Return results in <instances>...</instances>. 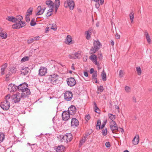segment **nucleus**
Masks as SVG:
<instances>
[{
  "label": "nucleus",
  "mask_w": 152,
  "mask_h": 152,
  "mask_svg": "<svg viewBox=\"0 0 152 152\" xmlns=\"http://www.w3.org/2000/svg\"><path fill=\"white\" fill-rule=\"evenodd\" d=\"M10 96V94H7L5 96V100L1 102L0 104L1 107L4 110H8L10 108V101H11Z\"/></svg>",
  "instance_id": "obj_1"
},
{
  "label": "nucleus",
  "mask_w": 152,
  "mask_h": 152,
  "mask_svg": "<svg viewBox=\"0 0 152 152\" xmlns=\"http://www.w3.org/2000/svg\"><path fill=\"white\" fill-rule=\"evenodd\" d=\"M61 78L56 74L50 75L48 77V80L53 85H56L59 83Z\"/></svg>",
  "instance_id": "obj_2"
},
{
  "label": "nucleus",
  "mask_w": 152,
  "mask_h": 152,
  "mask_svg": "<svg viewBox=\"0 0 152 152\" xmlns=\"http://www.w3.org/2000/svg\"><path fill=\"white\" fill-rule=\"evenodd\" d=\"M94 46L92 47L89 52L90 54L95 53L98 50L100 49L101 46H102L99 40L94 41L93 42Z\"/></svg>",
  "instance_id": "obj_3"
},
{
  "label": "nucleus",
  "mask_w": 152,
  "mask_h": 152,
  "mask_svg": "<svg viewBox=\"0 0 152 152\" xmlns=\"http://www.w3.org/2000/svg\"><path fill=\"white\" fill-rule=\"evenodd\" d=\"M8 89L10 92L16 91H18L19 86H17L13 84H10L8 86Z\"/></svg>",
  "instance_id": "obj_4"
},
{
  "label": "nucleus",
  "mask_w": 152,
  "mask_h": 152,
  "mask_svg": "<svg viewBox=\"0 0 152 152\" xmlns=\"http://www.w3.org/2000/svg\"><path fill=\"white\" fill-rule=\"evenodd\" d=\"M73 94L72 92L70 91H66L64 94V99L66 101H69L71 100Z\"/></svg>",
  "instance_id": "obj_5"
},
{
  "label": "nucleus",
  "mask_w": 152,
  "mask_h": 152,
  "mask_svg": "<svg viewBox=\"0 0 152 152\" xmlns=\"http://www.w3.org/2000/svg\"><path fill=\"white\" fill-rule=\"evenodd\" d=\"M66 82L68 86L70 87L73 86L76 84L75 79L72 77L67 78Z\"/></svg>",
  "instance_id": "obj_6"
},
{
  "label": "nucleus",
  "mask_w": 152,
  "mask_h": 152,
  "mask_svg": "<svg viewBox=\"0 0 152 152\" xmlns=\"http://www.w3.org/2000/svg\"><path fill=\"white\" fill-rule=\"evenodd\" d=\"M77 110L75 107L73 105H71L68 108V111L71 115H75L76 113Z\"/></svg>",
  "instance_id": "obj_7"
},
{
  "label": "nucleus",
  "mask_w": 152,
  "mask_h": 152,
  "mask_svg": "<svg viewBox=\"0 0 152 152\" xmlns=\"http://www.w3.org/2000/svg\"><path fill=\"white\" fill-rule=\"evenodd\" d=\"M70 115L66 110L63 111L61 115L62 120L65 121L68 120L70 118Z\"/></svg>",
  "instance_id": "obj_8"
},
{
  "label": "nucleus",
  "mask_w": 152,
  "mask_h": 152,
  "mask_svg": "<svg viewBox=\"0 0 152 152\" xmlns=\"http://www.w3.org/2000/svg\"><path fill=\"white\" fill-rule=\"evenodd\" d=\"M21 93V98H26L28 96L31 94L30 89L24 90V91H20Z\"/></svg>",
  "instance_id": "obj_9"
},
{
  "label": "nucleus",
  "mask_w": 152,
  "mask_h": 152,
  "mask_svg": "<svg viewBox=\"0 0 152 152\" xmlns=\"http://www.w3.org/2000/svg\"><path fill=\"white\" fill-rule=\"evenodd\" d=\"M89 58L96 65L98 66L99 65V63H98L97 61V57L96 55L92 54V55L89 56Z\"/></svg>",
  "instance_id": "obj_10"
},
{
  "label": "nucleus",
  "mask_w": 152,
  "mask_h": 152,
  "mask_svg": "<svg viewBox=\"0 0 152 152\" xmlns=\"http://www.w3.org/2000/svg\"><path fill=\"white\" fill-rule=\"evenodd\" d=\"M47 69L44 67L41 66L39 70L38 74L41 76H44L47 73Z\"/></svg>",
  "instance_id": "obj_11"
},
{
  "label": "nucleus",
  "mask_w": 152,
  "mask_h": 152,
  "mask_svg": "<svg viewBox=\"0 0 152 152\" xmlns=\"http://www.w3.org/2000/svg\"><path fill=\"white\" fill-rule=\"evenodd\" d=\"M28 87V85L26 83L24 82L20 84V91L29 89Z\"/></svg>",
  "instance_id": "obj_12"
},
{
  "label": "nucleus",
  "mask_w": 152,
  "mask_h": 152,
  "mask_svg": "<svg viewBox=\"0 0 152 152\" xmlns=\"http://www.w3.org/2000/svg\"><path fill=\"white\" fill-rule=\"evenodd\" d=\"M12 100L15 103H16L19 102V93L17 92L12 96Z\"/></svg>",
  "instance_id": "obj_13"
},
{
  "label": "nucleus",
  "mask_w": 152,
  "mask_h": 152,
  "mask_svg": "<svg viewBox=\"0 0 152 152\" xmlns=\"http://www.w3.org/2000/svg\"><path fill=\"white\" fill-rule=\"evenodd\" d=\"M71 124L72 126H77L79 124V122L76 118H72L71 122Z\"/></svg>",
  "instance_id": "obj_14"
},
{
  "label": "nucleus",
  "mask_w": 152,
  "mask_h": 152,
  "mask_svg": "<svg viewBox=\"0 0 152 152\" xmlns=\"http://www.w3.org/2000/svg\"><path fill=\"white\" fill-rule=\"evenodd\" d=\"M29 70L28 67H25L24 68L22 69L20 72V74L23 75H27L29 72Z\"/></svg>",
  "instance_id": "obj_15"
},
{
  "label": "nucleus",
  "mask_w": 152,
  "mask_h": 152,
  "mask_svg": "<svg viewBox=\"0 0 152 152\" xmlns=\"http://www.w3.org/2000/svg\"><path fill=\"white\" fill-rule=\"evenodd\" d=\"M110 129L113 133H116V132L118 131V127L117 126H113L112 125H110Z\"/></svg>",
  "instance_id": "obj_16"
},
{
  "label": "nucleus",
  "mask_w": 152,
  "mask_h": 152,
  "mask_svg": "<svg viewBox=\"0 0 152 152\" xmlns=\"http://www.w3.org/2000/svg\"><path fill=\"white\" fill-rule=\"evenodd\" d=\"M65 42L66 44L69 45L73 43V42H72V38L71 36L69 35H67Z\"/></svg>",
  "instance_id": "obj_17"
},
{
  "label": "nucleus",
  "mask_w": 152,
  "mask_h": 152,
  "mask_svg": "<svg viewBox=\"0 0 152 152\" xmlns=\"http://www.w3.org/2000/svg\"><path fill=\"white\" fill-rule=\"evenodd\" d=\"M65 149V147L63 145H58L56 149V152H62Z\"/></svg>",
  "instance_id": "obj_18"
},
{
  "label": "nucleus",
  "mask_w": 152,
  "mask_h": 152,
  "mask_svg": "<svg viewBox=\"0 0 152 152\" xmlns=\"http://www.w3.org/2000/svg\"><path fill=\"white\" fill-rule=\"evenodd\" d=\"M67 1H68V2H69V3L68 4V7L69 8L70 10H73L75 6V4L73 1L72 0H67Z\"/></svg>",
  "instance_id": "obj_19"
},
{
  "label": "nucleus",
  "mask_w": 152,
  "mask_h": 152,
  "mask_svg": "<svg viewBox=\"0 0 152 152\" xmlns=\"http://www.w3.org/2000/svg\"><path fill=\"white\" fill-rule=\"evenodd\" d=\"M65 136L66 137L67 142H70L72 139V134L71 133H67L65 134Z\"/></svg>",
  "instance_id": "obj_20"
},
{
  "label": "nucleus",
  "mask_w": 152,
  "mask_h": 152,
  "mask_svg": "<svg viewBox=\"0 0 152 152\" xmlns=\"http://www.w3.org/2000/svg\"><path fill=\"white\" fill-rule=\"evenodd\" d=\"M42 10V8L41 6H39L37 8L38 12L36 14V15H38L42 14L44 12V10Z\"/></svg>",
  "instance_id": "obj_21"
},
{
  "label": "nucleus",
  "mask_w": 152,
  "mask_h": 152,
  "mask_svg": "<svg viewBox=\"0 0 152 152\" xmlns=\"http://www.w3.org/2000/svg\"><path fill=\"white\" fill-rule=\"evenodd\" d=\"M6 19L13 22H16L18 21V19L14 17H8L6 18Z\"/></svg>",
  "instance_id": "obj_22"
},
{
  "label": "nucleus",
  "mask_w": 152,
  "mask_h": 152,
  "mask_svg": "<svg viewBox=\"0 0 152 152\" xmlns=\"http://www.w3.org/2000/svg\"><path fill=\"white\" fill-rule=\"evenodd\" d=\"M7 63H5L4 65H3L1 66V74L2 75H4V71L7 68Z\"/></svg>",
  "instance_id": "obj_23"
},
{
  "label": "nucleus",
  "mask_w": 152,
  "mask_h": 152,
  "mask_svg": "<svg viewBox=\"0 0 152 152\" xmlns=\"http://www.w3.org/2000/svg\"><path fill=\"white\" fill-rule=\"evenodd\" d=\"M145 35L146 36V38L148 42L149 43H150L151 42V40L150 39V37L147 31H145Z\"/></svg>",
  "instance_id": "obj_24"
},
{
  "label": "nucleus",
  "mask_w": 152,
  "mask_h": 152,
  "mask_svg": "<svg viewBox=\"0 0 152 152\" xmlns=\"http://www.w3.org/2000/svg\"><path fill=\"white\" fill-rule=\"evenodd\" d=\"M137 137V138L136 139V141H135V140L136 138V136H135L132 140L133 143L134 145H137L139 142V136L138 135H136Z\"/></svg>",
  "instance_id": "obj_25"
},
{
  "label": "nucleus",
  "mask_w": 152,
  "mask_h": 152,
  "mask_svg": "<svg viewBox=\"0 0 152 152\" xmlns=\"http://www.w3.org/2000/svg\"><path fill=\"white\" fill-rule=\"evenodd\" d=\"M101 75L102 77V79L104 81H105L107 80L106 74L105 72L104 69H103Z\"/></svg>",
  "instance_id": "obj_26"
},
{
  "label": "nucleus",
  "mask_w": 152,
  "mask_h": 152,
  "mask_svg": "<svg viewBox=\"0 0 152 152\" xmlns=\"http://www.w3.org/2000/svg\"><path fill=\"white\" fill-rule=\"evenodd\" d=\"M60 137L61 138V141L62 142H65L67 143V140H66V137L65 136V134L64 135H60Z\"/></svg>",
  "instance_id": "obj_27"
},
{
  "label": "nucleus",
  "mask_w": 152,
  "mask_h": 152,
  "mask_svg": "<svg viewBox=\"0 0 152 152\" xmlns=\"http://www.w3.org/2000/svg\"><path fill=\"white\" fill-rule=\"evenodd\" d=\"M53 9H50L48 10V12L46 14V16L47 17L50 16L53 14Z\"/></svg>",
  "instance_id": "obj_28"
},
{
  "label": "nucleus",
  "mask_w": 152,
  "mask_h": 152,
  "mask_svg": "<svg viewBox=\"0 0 152 152\" xmlns=\"http://www.w3.org/2000/svg\"><path fill=\"white\" fill-rule=\"evenodd\" d=\"M86 137H84L82 140H81L80 141V143L79 144V147H81L83 144L84 143L86 140Z\"/></svg>",
  "instance_id": "obj_29"
},
{
  "label": "nucleus",
  "mask_w": 152,
  "mask_h": 152,
  "mask_svg": "<svg viewBox=\"0 0 152 152\" xmlns=\"http://www.w3.org/2000/svg\"><path fill=\"white\" fill-rule=\"evenodd\" d=\"M108 116L109 117L110 119L112 121H113L115 118V116L113 115V114L111 113H109L108 114Z\"/></svg>",
  "instance_id": "obj_30"
},
{
  "label": "nucleus",
  "mask_w": 152,
  "mask_h": 152,
  "mask_svg": "<svg viewBox=\"0 0 152 152\" xmlns=\"http://www.w3.org/2000/svg\"><path fill=\"white\" fill-rule=\"evenodd\" d=\"M0 36L2 39H6L7 37V34L6 33L1 32L0 33Z\"/></svg>",
  "instance_id": "obj_31"
},
{
  "label": "nucleus",
  "mask_w": 152,
  "mask_h": 152,
  "mask_svg": "<svg viewBox=\"0 0 152 152\" xmlns=\"http://www.w3.org/2000/svg\"><path fill=\"white\" fill-rule=\"evenodd\" d=\"M129 16L131 22L132 23L133 21V19L134 18V13H133V12H131L129 14Z\"/></svg>",
  "instance_id": "obj_32"
},
{
  "label": "nucleus",
  "mask_w": 152,
  "mask_h": 152,
  "mask_svg": "<svg viewBox=\"0 0 152 152\" xmlns=\"http://www.w3.org/2000/svg\"><path fill=\"white\" fill-rule=\"evenodd\" d=\"M26 24V23L25 21L20 20V28L25 26Z\"/></svg>",
  "instance_id": "obj_33"
},
{
  "label": "nucleus",
  "mask_w": 152,
  "mask_h": 152,
  "mask_svg": "<svg viewBox=\"0 0 152 152\" xmlns=\"http://www.w3.org/2000/svg\"><path fill=\"white\" fill-rule=\"evenodd\" d=\"M12 28L13 29H18L19 28V21L12 25Z\"/></svg>",
  "instance_id": "obj_34"
},
{
  "label": "nucleus",
  "mask_w": 152,
  "mask_h": 152,
  "mask_svg": "<svg viewBox=\"0 0 152 152\" xmlns=\"http://www.w3.org/2000/svg\"><path fill=\"white\" fill-rule=\"evenodd\" d=\"M101 126V121L100 119H99L97 120V123L96 125V129L98 130L99 128Z\"/></svg>",
  "instance_id": "obj_35"
},
{
  "label": "nucleus",
  "mask_w": 152,
  "mask_h": 152,
  "mask_svg": "<svg viewBox=\"0 0 152 152\" xmlns=\"http://www.w3.org/2000/svg\"><path fill=\"white\" fill-rule=\"evenodd\" d=\"M9 69L10 72L12 74L15 72L16 71V68L14 66H12Z\"/></svg>",
  "instance_id": "obj_36"
},
{
  "label": "nucleus",
  "mask_w": 152,
  "mask_h": 152,
  "mask_svg": "<svg viewBox=\"0 0 152 152\" xmlns=\"http://www.w3.org/2000/svg\"><path fill=\"white\" fill-rule=\"evenodd\" d=\"M12 74L10 72H8V73L6 75V81H9L10 80V77L11 76V75Z\"/></svg>",
  "instance_id": "obj_37"
},
{
  "label": "nucleus",
  "mask_w": 152,
  "mask_h": 152,
  "mask_svg": "<svg viewBox=\"0 0 152 152\" xmlns=\"http://www.w3.org/2000/svg\"><path fill=\"white\" fill-rule=\"evenodd\" d=\"M29 57L28 56H25L21 60V62H24L26 61H27L29 60Z\"/></svg>",
  "instance_id": "obj_38"
},
{
  "label": "nucleus",
  "mask_w": 152,
  "mask_h": 152,
  "mask_svg": "<svg viewBox=\"0 0 152 152\" xmlns=\"http://www.w3.org/2000/svg\"><path fill=\"white\" fill-rule=\"evenodd\" d=\"M107 122V120H105L102 123V124L101 126H100V127L99 128V129H103L105 125H106V123Z\"/></svg>",
  "instance_id": "obj_39"
},
{
  "label": "nucleus",
  "mask_w": 152,
  "mask_h": 152,
  "mask_svg": "<svg viewBox=\"0 0 152 152\" xmlns=\"http://www.w3.org/2000/svg\"><path fill=\"white\" fill-rule=\"evenodd\" d=\"M4 139V134L3 133H0V143L2 142Z\"/></svg>",
  "instance_id": "obj_40"
},
{
  "label": "nucleus",
  "mask_w": 152,
  "mask_h": 152,
  "mask_svg": "<svg viewBox=\"0 0 152 152\" xmlns=\"http://www.w3.org/2000/svg\"><path fill=\"white\" fill-rule=\"evenodd\" d=\"M37 24L35 22V19L33 18L31 20L30 22V25L33 26H35Z\"/></svg>",
  "instance_id": "obj_41"
},
{
  "label": "nucleus",
  "mask_w": 152,
  "mask_h": 152,
  "mask_svg": "<svg viewBox=\"0 0 152 152\" xmlns=\"http://www.w3.org/2000/svg\"><path fill=\"white\" fill-rule=\"evenodd\" d=\"M33 8L30 7L27 10V13L29 15H31L32 14Z\"/></svg>",
  "instance_id": "obj_42"
},
{
  "label": "nucleus",
  "mask_w": 152,
  "mask_h": 152,
  "mask_svg": "<svg viewBox=\"0 0 152 152\" xmlns=\"http://www.w3.org/2000/svg\"><path fill=\"white\" fill-rule=\"evenodd\" d=\"M136 70L137 72V74L139 75H140L141 73V70L140 67H136Z\"/></svg>",
  "instance_id": "obj_43"
},
{
  "label": "nucleus",
  "mask_w": 152,
  "mask_h": 152,
  "mask_svg": "<svg viewBox=\"0 0 152 152\" xmlns=\"http://www.w3.org/2000/svg\"><path fill=\"white\" fill-rule=\"evenodd\" d=\"M102 135L104 136H106L107 134V128H105L104 129H103L102 130Z\"/></svg>",
  "instance_id": "obj_44"
},
{
  "label": "nucleus",
  "mask_w": 152,
  "mask_h": 152,
  "mask_svg": "<svg viewBox=\"0 0 152 152\" xmlns=\"http://www.w3.org/2000/svg\"><path fill=\"white\" fill-rule=\"evenodd\" d=\"M55 6H57L59 7L60 5V1L59 0H56L55 1Z\"/></svg>",
  "instance_id": "obj_45"
},
{
  "label": "nucleus",
  "mask_w": 152,
  "mask_h": 152,
  "mask_svg": "<svg viewBox=\"0 0 152 152\" xmlns=\"http://www.w3.org/2000/svg\"><path fill=\"white\" fill-rule=\"evenodd\" d=\"M97 76V71H96L94 72V73L92 75V78L93 79H96V77Z\"/></svg>",
  "instance_id": "obj_46"
},
{
  "label": "nucleus",
  "mask_w": 152,
  "mask_h": 152,
  "mask_svg": "<svg viewBox=\"0 0 152 152\" xmlns=\"http://www.w3.org/2000/svg\"><path fill=\"white\" fill-rule=\"evenodd\" d=\"M98 90L100 92H102L104 90L103 86H100L98 88Z\"/></svg>",
  "instance_id": "obj_47"
},
{
  "label": "nucleus",
  "mask_w": 152,
  "mask_h": 152,
  "mask_svg": "<svg viewBox=\"0 0 152 152\" xmlns=\"http://www.w3.org/2000/svg\"><path fill=\"white\" fill-rule=\"evenodd\" d=\"M74 55L76 57L75 58V59L80 58V54L78 53V52H77L74 54Z\"/></svg>",
  "instance_id": "obj_48"
},
{
  "label": "nucleus",
  "mask_w": 152,
  "mask_h": 152,
  "mask_svg": "<svg viewBox=\"0 0 152 152\" xmlns=\"http://www.w3.org/2000/svg\"><path fill=\"white\" fill-rule=\"evenodd\" d=\"M26 22L28 23L30 21V19L29 17V15L28 14H27L26 15Z\"/></svg>",
  "instance_id": "obj_49"
},
{
  "label": "nucleus",
  "mask_w": 152,
  "mask_h": 152,
  "mask_svg": "<svg viewBox=\"0 0 152 152\" xmlns=\"http://www.w3.org/2000/svg\"><path fill=\"white\" fill-rule=\"evenodd\" d=\"M92 132L93 131H92V130L91 129L89 130L88 131H87L86 132V136H85V137H87V136H88V135H89L90 134H91L92 133Z\"/></svg>",
  "instance_id": "obj_50"
},
{
  "label": "nucleus",
  "mask_w": 152,
  "mask_h": 152,
  "mask_svg": "<svg viewBox=\"0 0 152 152\" xmlns=\"http://www.w3.org/2000/svg\"><path fill=\"white\" fill-rule=\"evenodd\" d=\"M69 2H68V1H65L64 2V6L66 8L68 7V4Z\"/></svg>",
  "instance_id": "obj_51"
},
{
  "label": "nucleus",
  "mask_w": 152,
  "mask_h": 152,
  "mask_svg": "<svg viewBox=\"0 0 152 152\" xmlns=\"http://www.w3.org/2000/svg\"><path fill=\"white\" fill-rule=\"evenodd\" d=\"M94 105L95 106L94 109H95V112H96V113H98V111H96V110H98L99 111V109L98 108V107H97V106L96 103L95 102H94Z\"/></svg>",
  "instance_id": "obj_52"
},
{
  "label": "nucleus",
  "mask_w": 152,
  "mask_h": 152,
  "mask_svg": "<svg viewBox=\"0 0 152 152\" xmlns=\"http://www.w3.org/2000/svg\"><path fill=\"white\" fill-rule=\"evenodd\" d=\"M119 75L120 77H123L124 75V72L122 70H120Z\"/></svg>",
  "instance_id": "obj_53"
},
{
  "label": "nucleus",
  "mask_w": 152,
  "mask_h": 152,
  "mask_svg": "<svg viewBox=\"0 0 152 152\" xmlns=\"http://www.w3.org/2000/svg\"><path fill=\"white\" fill-rule=\"evenodd\" d=\"M86 34V38L87 39H89L91 37V34H90L88 32H86L85 33Z\"/></svg>",
  "instance_id": "obj_54"
},
{
  "label": "nucleus",
  "mask_w": 152,
  "mask_h": 152,
  "mask_svg": "<svg viewBox=\"0 0 152 152\" xmlns=\"http://www.w3.org/2000/svg\"><path fill=\"white\" fill-rule=\"evenodd\" d=\"M130 89V88L127 86H126L125 87V90L127 92H129L130 91L129 90Z\"/></svg>",
  "instance_id": "obj_55"
},
{
  "label": "nucleus",
  "mask_w": 152,
  "mask_h": 152,
  "mask_svg": "<svg viewBox=\"0 0 152 152\" xmlns=\"http://www.w3.org/2000/svg\"><path fill=\"white\" fill-rule=\"evenodd\" d=\"M51 28L54 31H56L57 29V26L55 24L54 26L53 24L52 25Z\"/></svg>",
  "instance_id": "obj_56"
},
{
  "label": "nucleus",
  "mask_w": 152,
  "mask_h": 152,
  "mask_svg": "<svg viewBox=\"0 0 152 152\" xmlns=\"http://www.w3.org/2000/svg\"><path fill=\"white\" fill-rule=\"evenodd\" d=\"M51 3H53V1L50 0H48L46 1L45 2L46 4L47 5H48V6L49 5H50V4H51Z\"/></svg>",
  "instance_id": "obj_57"
},
{
  "label": "nucleus",
  "mask_w": 152,
  "mask_h": 152,
  "mask_svg": "<svg viewBox=\"0 0 152 152\" xmlns=\"http://www.w3.org/2000/svg\"><path fill=\"white\" fill-rule=\"evenodd\" d=\"M34 41V39L33 38H31L28 39L27 41V42L29 43H31L33 42Z\"/></svg>",
  "instance_id": "obj_58"
},
{
  "label": "nucleus",
  "mask_w": 152,
  "mask_h": 152,
  "mask_svg": "<svg viewBox=\"0 0 152 152\" xmlns=\"http://www.w3.org/2000/svg\"><path fill=\"white\" fill-rule=\"evenodd\" d=\"M105 145L107 148H109L111 146L109 142H106L105 143Z\"/></svg>",
  "instance_id": "obj_59"
},
{
  "label": "nucleus",
  "mask_w": 152,
  "mask_h": 152,
  "mask_svg": "<svg viewBox=\"0 0 152 152\" xmlns=\"http://www.w3.org/2000/svg\"><path fill=\"white\" fill-rule=\"evenodd\" d=\"M49 6H50V7L51 8L50 9H53V8L54 7V4L53 2V3H51V4H50V5H49Z\"/></svg>",
  "instance_id": "obj_60"
},
{
  "label": "nucleus",
  "mask_w": 152,
  "mask_h": 152,
  "mask_svg": "<svg viewBox=\"0 0 152 152\" xmlns=\"http://www.w3.org/2000/svg\"><path fill=\"white\" fill-rule=\"evenodd\" d=\"M85 118L86 120H87V119L88 120H89L91 118V117H90V115L89 114L86 115L85 116Z\"/></svg>",
  "instance_id": "obj_61"
},
{
  "label": "nucleus",
  "mask_w": 152,
  "mask_h": 152,
  "mask_svg": "<svg viewBox=\"0 0 152 152\" xmlns=\"http://www.w3.org/2000/svg\"><path fill=\"white\" fill-rule=\"evenodd\" d=\"M93 31V29L92 28H89L88 30V31H86L85 32H88L90 33V34H91L92 31Z\"/></svg>",
  "instance_id": "obj_62"
},
{
  "label": "nucleus",
  "mask_w": 152,
  "mask_h": 152,
  "mask_svg": "<svg viewBox=\"0 0 152 152\" xmlns=\"http://www.w3.org/2000/svg\"><path fill=\"white\" fill-rule=\"evenodd\" d=\"M96 3L95 4L96 7V8H98L100 6L99 1V2H96Z\"/></svg>",
  "instance_id": "obj_63"
},
{
  "label": "nucleus",
  "mask_w": 152,
  "mask_h": 152,
  "mask_svg": "<svg viewBox=\"0 0 152 152\" xmlns=\"http://www.w3.org/2000/svg\"><path fill=\"white\" fill-rule=\"evenodd\" d=\"M98 58L100 60H101L103 58V56L102 53H100L98 56Z\"/></svg>",
  "instance_id": "obj_64"
}]
</instances>
